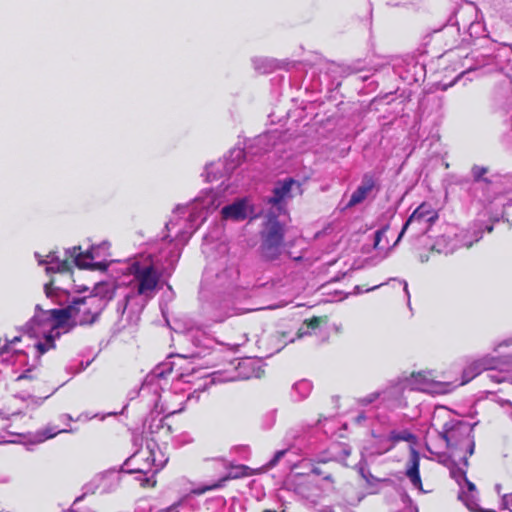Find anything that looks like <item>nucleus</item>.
<instances>
[{
    "label": "nucleus",
    "instance_id": "1",
    "mask_svg": "<svg viewBox=\"0 0 512 512\" xmlns=\"http://www.w3.org/2000/svg\"><path fill=\"white\" fill-rule=\"evenodd\" d=\"M259 254L262 260H278L285 249V226L274 213H268L263 229L260 231Z\"/></svg>",
    "mask_w": 512,
    "mask_h": 512
},
{
    "label": "nucleus",
    "instance_id": "2",
    "mask_svg": "<svg viewBox=\"0 0 512 512\" xmlns=\"http://www.w3.org/2000/svg\"><path fill=\"white\" fill-rule=\"evenodd\" d=\"M446 416L450 417L448 411H443V415L434 413L431 424L438 432L439 437L445 442V446H457L464 441L468 444L471 443L468 425L454 419L445 421Z\"/></svg>",
    "mask_w": 512,
    "mask_h": 512
},
{
    "label": "nucleus",
    "instance_id": "3",
    "mask_svg": "<svg viewBox=\"0 0 512 512\" xmlns=\"http://www.w3.org/2000/svg\"><path fill=\"white\" fill-rule=\"evenodd\" d=\"M68 306L72 316L70 328L77 325H92L102 312V299L97 296L80 297L74 299Z\"/></svg>",
    "mask_w": 512,
    "mask_h": 512
},
{
    "label": "nucleus",
    "instance_id": "4",
    "mask_svg": "<svg viewBox=\"0 0 512 512\" xmlns=\"http://www.w3.org/2000/svg\"><path fill=\"white\" fill-rule=\"evenodd\" d=\"M130 269L138 283L137 293L139 295H149L156 289L161 275L152 264L142 266L139 262H135Z\"/></svg>",
    "mask_w": 512,
    "mask_h": 512
},
{
    "label": "nucleus",
    "instance_id": "5",
    "mask_svg": "<svg viewBox=\"0 0 512 512\" xmlns=\"http://www.w3.org/2000/svg\"><path fill=\"white\" fill-rule=\"evenodd\" d=\"M372 436L376 439L379 446L376 451L378 454H384L391 451L401 441H405L410 444H415L417 441V437L408 429L401 431L392 430L387 437L375 435L374 433Z\"/></svg>",
    "mask_w": 512,
    "mask_h": 512
},
{
    "label": "nucleus",
    "instance_id": "6",
    "mask_svg": "<svg viewBox=\"0 0 512 512\" xmlns=\"http://www.w3.org/2000/svg\"><path fill=\"white\" fill-rule=\"evenodd\" d=\"M438 218L437 213L431 208V206L427 203L420 204L409 216L407 221L402 227V230L400 231L397 240L395 241L394 245H397L398 242L402 239L403 235L405 234L408 227L414 223V222H421V221H427L430 223H433Z\"/></svg>",
    "mask_w": 512,
    "mask_h": 512
},
{
    "label": "nucleus",
    "instance_id": "7",
    "mask_svg": "<svg viewBox=\"0 0 512 512\" xmlns=\"http://www.w3.org/2000/svg\"><path fill=\"white\" fill-rule=\"evenodd\" d=\"M44 321L49 323L50 332L52 333L59 328H64L68 326L70 328V324L72 322L71 310L69 306H66L61 309H50L44 312Z\"/></svg>",
    "mask_w": 512,
    "mask_h": 512
},
{
    "label": "nucleus",
    "instance_id": "8",
    "mask_svg": "<svg viewBox=\"0 0 512 512\" xmlns=\"http://www.w3.org/2000/svg\"><path fill=\"white\" fill-rule=\"evenodd\" d=\"M500 365V361L494 357H483L477 361H474L465 371V379L461 382V385L468 383L475 376L486 370L497 369Z\"/></svg>",
    "mask_w": 512,
    "mask_h": 512
},
{
    "label": "nucleus",
    "instance_id": "9",
    "mask_svg": "<svg viewBox=\"0 0 512 512\" xmlns=\"http://www.w3.org/2000/svg\"><path fill=\"white\" fill-rule=\"evenodd\" d=\"M375 187L376 180L374 176L370 173L364 174L362 177L361 184L352 193L350 200L348 202V206L351 207L362 203L367 198V196L374 190Z\"/></svg>",
    "mask_w": 512,
    "mask_h": 512
},
{
    "label": "nucleus",
    "instance_id": "10",
    "mask_svg": "<svg viewBox=\"0 0 512 512\" xmlns=\"http://www.w3.org/2000/svg\"><path fill=\"white\" fill-rule=\"evenodd\" d=\"M419 467L420 455L418 451L411 449L408 467L406 469V476L409 478L415 488L419 489L420 491H424L422 487Z\"/></svg>",
    "mask_w": 512,
    "mask_h": 512
},
{
    "label": "nucleus",
    "instance_id": "11",
    "mask_svg": "<svg viewBox=\"0 0 512 512\" xmlns=\"http://www.w3.org/2000/svg\"><path fill=\"white\" fill-rule=\"evenodd\" d=\"M294 183L295 181L292 178L277 182L273 188V195L267 199V203L279 206L290 195Z\"/></svg>",
    "mask_w": 512,
    "mask_h": 512
},
{
    "label": "nucleus",
    "instance_id": "12",
    "mask_svg": "<svg viewBox=\"0 0 512 512\" xmlns=\"http://www.w3.org/2000/svg\"><path fill=\"white\" fill-rule=\"evenodd\" d=\"M259 473H261V469H253L244 464H237V465L231 464L229 466V472L225 476L221 477L219 480H220L222 486L224 487L227 481L236 480V479L256 475Z\"/></svg>",
    "mask_w": 512,
    "mask_h": 512
},
{
    "label": "nucleus",
    "instance_id": "13",
    "mask_svg": "<svg viewBox=\"0 0 512 512\" xmlns=\"http://www.w3.org/2000/svg\"><path fill=\"white\" fill-rule=\"evenodd\" d=\"M223 219H232L235 221H242L246 219V205L243 200L236 201L230 205L224 206L221 210Z\"/></svg>",
    "mask_w": 512,
    "mask_h": 512
},
{
    "label": "nucleus",
    "instance_id": "14",
    "mask_svg": "<svg viewBox=\"0 0 512 512\" xmlns=\"http://www.w3.org/2000/svg\"><path fill=\"white\" fill-rule=\"evenodd\" d=\"M55 336H59V332H56L55 335L52 333L46 334L45 342H38L35 345L40 355H43L44 353L55 347Z\"/></svg>",
    "mask_w": 512,
    "mask_h": 512
},
{
    "label": "nucleus",
    "instance_id": "15",
    "mask_svg": "<svg viewBox=\"0 0 512 512\" xmlns=\"http://www.w3.org/2000/svg\"><path fill=\"white\" fill-rule=\"evenodd\" d=\"M155 474L156 472H154L151 476H147L146 473L140 472L135 479L139 482V485L142 488H154L157 484Z\"/></svg>",
    "mask_w": 512,
    "mask_h": 512
},
{
    "label": "nucleus",
    "instance_id": "16",
    "mask_svg": "<svg viewBox=\"0 0 512 512\" xmlns=\"http://www.w3.org/2000/svg\"><path fill=\"white\" fill-rule=\"evenodd\" d=\"M338 461L337 457H331V458H321L317 461V463L313 466L312 472L316 475L323 476L324 479H330V474H325V472L322 470L321 465L326 464L328 462H336Z\"/></svg>",
    "mask_w": 512,
    "mask_h": 512
},
{
    "label": "nucleus",
    "instance_id": "17",
    "mask_svg": "<svg viewBox=\"0 0 512 512\" xmlns=\"http://www.w3.org/2000/svg\"><path fill=\"white\" fill-rule=\"evenodd\" d=\"M220 488H223V486H222L220 480H218L212 484L203 485V486L194 488L191 490L190 494L195 495V496H200V495L205 494L206 492L214 491V490H217Z\"/></svg>",
    "mask_w": 512,
    "mask_h": 512
},
{
    "label": "nucleus",
    "instance_id": "18",
    "mask_svg": "<svg viewBox=\"0 0 512 512\" xmlns=\"http://www.w3.org/2000/svg\"><path fill=\"white\" fill-rule=\"evenodd\" d=\"M487 172H488V168L487 167L474 165L472 167V169H471V173H472L474 182L484 181L487 184L491 183V181L489 179L484 178V175Z\"/></svg>",
    "mask_w": 512,
    "mask_h": 512
},
{
    "label": "nucleus",
    "instance_id": "19",
    "mask_svg": "<svg viewBox=\"0 0 512 512\" xmlns=\"http://www.w3.org/2000/svg\"><path fill=\"white\" fill-rule=\"evenodd\" d=\"M327 321V316H313L309 319H305L304 324L307 326L308 329L315 330L319 328L321 324L327 323Z\"/></svg>",
    "mask_w": 512,
    "mask_h": 512
},
{
    "label": "nucleus",
    "instance_id": "20",
    "mask_svg": "<svg viewBox=\"0 0 512 512\" xmlns=\"http://www.w3.org/2000/svg\"><path fill=\"white\" fill-rule=\"evenodd\" d=\"M47 271H57V272H69L71 271L70 264L67 260H63L57 264V267H48Z\"/></svg>",
    "mask_w": 512,
    "mask_h": 512
},
{
    "label": "nucleus",
    "instance_id": "21",
    "mask_svg": "<svg viewBox=\"0 0 512 512\" xmlns=\"http://www.w3.org/2000/svg\"><path fill=\"white\" fill-rule=\"evenodd\" d=\"M388 230V226H385L375 232L374 235V248L378 249L382 238L385 236Z\"/></svg>",
    "mask_w": 512,
    "mask_h": 512
},
{
    "label": "nucleus",
    "instance_id": "22",
    "mask_svg": "<svg viewBox=\"0 0 512 512\" xmlns=\"http://www.w3.org/2000/svg\"><path fill=\"white\" fill-rule=\"evenodd\" d=\"M450 474H451L452 478H454L460 485L463 480H466V477H467L466 472L459 468L451 470Z\"/></svg>",
    "mask_w": 512,
    "mask_h": 512
},
{
    "label": "nucleus",
    "instance_id": "23",
    "mask_svg": "<svg viewBox=\"0 0 512 512\" xmlns=\"http://www.w3.org/2000/svg\"><path fill=\"white\" fill-rule=\"evenodd\" d=\"M12 350L8 338H0V356Z\"/></svg>",
    "mask_w": 512,
    "mask_h": 512
},
{
    "label": "nucleus",
    "instance_id": "24",
    "mask_svg": "<svg viewBox=\"0 0 512 512\" xmlns=\"http://www.w3.org/2000/svg\"><path fill=\"white\" fill-rule=\"evenodd\" d=\"M73 254H74V257H75V264L79 268H84L85 265L81 262L82 253L80 252V247H74L73 248Z\"/></svg>",
    "mask_w": 512,
    "mask_h": 512
},
{
    "label": "nucleus",
    "instance_id": "25",
    "mask_svg": "<svg viewBox=\"0 0 512 512\" xmlns=\"http://www.w3.org/2000/svg\"><path fill=\"white\" fill-rule=\"evenodd\" d=\"M285 450L277 451L272 460L268 463L269 467H274L279 460L284 456Z\"/></svg>",
    "mask_w": 512,
    "mask_h": 512
},
{
    "label": "nucleus",
    "instance_id": "26",
    "mask_svg": "<svg viewBox=\"0 0 512 512\" xmlns=\"http://www.w3.org/2000/svg\"><path fill=\"white\" fill-rule=\"evenodd\" d=\"M378 397H379V393L375 392V393L368 395L367 397L361 398L360 402L364 405H367V404L374 402L376 399H378Z\"/></svg>",
    "mask_w": 512,
    "mask_h": 512
},
{
    "label": "nucleus",
    "instance_id": "27",
    "mask_svg": "<svg viewBox=\"0 0 512 512\" xmlns=\"http://www.w3.org/2000/svg\"><path fill=\"white\" fill-rule=\"evenodd\" d=\"M161 367L163 368V370H161L160 372H157V375L159 377H164L166 370L168 373L172 372L171 363L162 364L158 369H160Z\"/></svg>",
    "mask_w": 512,
    "mask_h": 512
},
{
    "label": "nucleus",
    "instance_id": "28",
    "mask_svg": "<svg viewBox=\"0 0 512 512\" xmlns=\"http://www.w3.org/2000/svg\"><path fill=\"white\" fill-rule=\"evenodd\" d=\"M52 286H53V281H50L49 283L45 284L44 289H45V293L47 294V296H50Z\"/></svg>",
    "mask_w": 512,
    "mask_h": 512
},
{
    "label": "nucleus",
    "instance_id": "29",
    "mask_svg": "<svg viewBox=\"0 0 512 512\" xmlns=\"http://www.w3.org/2000/svg\"><path fill=\"white\" fill-rule=\"evenodd\" d=\"M463 482H465V484L467 485V488H468L469 491H474L475 490L474 483H472L467 477H466V480H463Z\"/></svg>",
    "mask_w": 512,
    "mask_h": 512
},
{
    "label": "nucleus",
    "instance_id": "30",
    "mask_svg": "<svg viewBox=\"0 0 512 512\" xmlns=\"http://www.w3.org/2000/svg\"><path fill=\"white\" fill-rule=\"evenodd\" d=\"M20 341H21V337H19V336H15L12 339H9V343H10L11 347H12L13 344H15L17 342H20Z\"/></svg>",
    "mask_w": 512,
    "mask_h": 512
},
{
    "label": "nucleus",
    "instance_id": "31",
    "mask_svg": "<svg viewBox=\"0 0 512 512\" xmlns=\"http://www.w3.org/2000/svg\"><path fill=\"white\" fill-rule=\"evenodd\" d=\"M426 447H427V449H428L431 453H435V451L432 449V447H431V445H430V443H429V440H428V439L426 440Z\"/></svg>",
    "mask_w": 512,
    "mask_h": 512
},
{
    "label": "nucleus",
    "instance_id": "32",
    "mask_svg": "<svg viewBox=\"0 0 512 512\" xmlns=\"http://www.w3.org/2000/svg\"><path fill=\"white\" fill-rule=\"evenodd\" d=\"M26 378H28V375L26 373H24V374L20 375L18 379H26Z\"/></svg>",
    "mask_w": 512,
    "mask_h": 512
},
{
    "label": "nucleus",
    "instance_id": "33",
    "mask_svg": "<svg viewBox=\"0 0 512 512\" xmlns=\"http://www.w3.org/2000/svg\"><path fill=\"white\" fill-rule=\"evenodd\" d=\"M341 451L345 454V455H349V452L347 450H345L344 448H341Z\"/></svg>",
    "mask_w": 512,
    "mask_h": 512
},
{
    "label": "nucleus",
    "instance_id": "34",
    "mask_svg": "<svg viewBox=\"0 0 512 512\" xmlns=\"http://www.w3.org/2000/svg\"><path fill=\"white\" fill-rule=\"evenodd\" d=\"M55 435H56V433L49 434V435H48V438H51V437H53V436H55Z\"/></svg>",
    "mask_w": 512,
    "mask_h": 512
},
{
    "label": "nucleus",
    "instance_id": "35",
    "mask_svg": "<svg viewBox=\"0 0 512 512\" xmlns=\"http://www.w3.org/2000/svg\"><path fill=\"white\" fill-rule=\"evenodd\" d=\"M485 512H496V511H494V510H486Z\"/></svg>",
    "mask_w": 512,
    "mask_h": 512
}]
</instances>
